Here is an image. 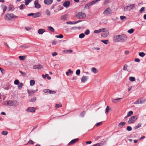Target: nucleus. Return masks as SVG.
Returning <instances> with one entry per match:
<instances>
[{
    "instance_id": "f257e3e1",
    "label": "nucleus",
    "mask_w": 146,
    "mask_h": 146,
    "mask_svg": "<svg viewBox=\"0 0 146 146\" xmlns=\"http://www.w3.org/2000/svg\"><path fill=\"white\" fill-rule=\"evenodd\" d=\"M127 36L124 35H116L113 38V41L115 42H123L127 40Z\"/></svg>"
},
{
    "instance_id": "f03ea898",
    "label": "nucleus",
    "mask_w": 146,
    "mask_h": 146,
    "mask_svg": "<svg viewBox=\"0 0 146 146\" xmlns=\"http://www.w3.org/2000/svg\"><path fill=\"white\" fill-rule=\"evenodd\" d=\"M7 103V104H5V105L9 106L16 107L19 105V103L16 100H9L5 101V103Z\"/></svg>"
},
{
    "instance_id": "7ed1b4c3",
    "label": "nucleus",
    "mask_w": 146,
    "mask_h": 146,
    "mask_svg": "<svg viewBox=\"0 0 146 146\" xmlns=\"http://www.w3.org/2000/svg\"><path fill=\"white\" fill-rule=\"evenodd\" d=\"M4 18L6 20L11 21L14 18H17V16L12 13H7L5 15Z\"/></svg>"
},
{
    "instance_id": "20e7f679",
    "label": "nucleus",
    "mask_w": 146,
    "mask_h": 146,
    "mask_svg": "<svg viewBox=\"0 0 146 146\" xmlns=\"http://www.w3.org/2000/svg\"><path fill=\"white\" fill-rule=\"evenodd\" d=\"M86 16V14L85 13L80 12L78 13L76 15V17L77 19H82L85 18Z\"/></svg>"
},
{
    "instance_id": "39448f33",
    "label": "nucleus",
    "mask_w": 146,
    "mask_h": 146,
    "mask_svg": "<svg viewBox=\"0 0 146 146\" xmlns=\"http://www.w3.org/2000/svg\"><path fill=\"white\" fill-rule=\"evenodd\" d=\"M111 13V10L110 7L107 8L103 12V14L105 16H107Z\"/></svg>"
},
{
    "instance_id": "423d86ee",
    "label": "nucleus",
    "mask_w": 146,
    "mask_h": 146,
    "mask_svg": "<svg viewBox=\"0 0 146 146\" xmlns=\"http://www.w3.org/2000/svg\"><path fill=\"white\" fill-rule=\"evenodd\" d=\"M137 117L136 115L131 116L128 121L129 123H133L137 119Z\"/></svg>"
},
{
    "instance_id": "0eeeda50",
    "label": "nucleus",
    "mask_w": 146,
    "mask_h": 146,
    "mask_svg": "<svg viewBox=\"0 0 146 146\" xmlns=\"http://www.w3.org/2000/svg\"><path fill=\"white\" fill-rule=\"evenodd\" d=\"M135 7V4H131L130 5H128L124 8V10L125 11H130L133 9Z\"/></svg>"
},
{
    "instance_id": "6e6552de",
    "label": "nucleus",
    "mask_w": 146,
    "mask_h": 146,
    "mask_svg": "<svg viewBox=\"0 0 146 146\" xmlns=\"http://www.w3.org/2000/svg\"><path fill=\"white\" fill-rule=\"evenodd\" d=\"M36 109L34 107H29L27 108L26 111L29 112H33L35 111Z\"/></svg>"
},
{
    "instance_id": "1a4fd4ad",
    "label": "nucleus",
    "mask_w": 146,
    "mask_h": 146,
    "mask_svg": "<svg viewBox=\"0 0 146 146\" xmlns=\"http://www.w3.org/2000/svg\"><path fill=\"white\" fill-rule=\"evenodd\" d=\"M35 6L36 8L39 9L40 7V5L38 3V0H36L34 2Z\"/></svg>"
},
{
    "instance_id": "9d476101",
    "label": "nucleus",
    "mask_w": 146,
    "mask_h": 146,
    "mask_svg": "<svg viewBox=\"0 0 146 146\" xmlns=\"http://www.w3.org/2000/svg\"><path fill=\"white\" fill-rule=\"evenodd\" d=\"M109 34V33L108 30H107L101 34V36L104 37H107Z\"/></svg>"
},
{
    "instance_id": "9b49d317",
    "label": "nucleus",
    "mask_w": 146,
    "mask_h": 146,
    "mask_svg": "<svg viewBox=\"0 0 146 146\" xmlns=\"http://www.w3.org/2000/svg\"><path fill=\"white\" fill-rule=\"evenodd\" d=\"M70 4V1H67L63 3V5L64 7L68 8L69 7Z\"/></svg>"
},
{
    "instance_id": "f8f14e48",
    "label": "nucleus",
    "mask_w": 146,
    "mask_h": 146,
    "mask_svg": "<svg viewBox=\"0 0 146 146\" xmlns=\"http://www.w3.org/2000/svg\"><path fill=\"white\" fill-rule=\"evenodd\" d=\"M78 140V138L74 139L71 141L68 144V145H71L76 142Z\"/></svg>"
},
{
    "instance_id": "ddd939ff",
    "label": "nucleus",
    "mask_w": 146,
    "mask_h": 146,
    "mask_svg": "<svg viewBox=\"0 0 146 146\" xmlns=\"http://www.w3.org/2000/svg\"><path fill=\"white\" fill-rule=\"evenodd\" d=\"M88 79V77L86 76H84L82 77L81 78V81L82 82H84L86 81Z\"/></svg>"
},
{
    "instance_id": "4468645a",
    "label": "nucleus",
    "mask_w": 146,
    "mask_h": 146,
    "mask_svg": "<svg viewBox=\"0 0 146 146\" xmlns=\"http://www.w3.org/2000/svg\"><path fill=\"white\" fill-rule=\"evenodd\" d=\"M121 98H119L116 99L111 98L112 102L114 103H116L119 102V100H121Z\"/></svg>"
},
{
    "instance_id": "2eb2a0df",
    "label": "nucleus",
    "mask_w": 146,
    "mask_h": 146,
    "mask_svg": "<svg viewBox=\"0 0 146 146\" xmlns=\"http://www.w3.org/2000/svg\"><path fill=\"white\" fill-rule=\"evenodd\" d=\"M42 67V66L40 65H34L33 68L34 69H37L38 70L40 69Z\"/></svg>"
},
{
    "instance_id": "dca6fc26",
    "label": "nucleus",
    "mask_w": 146,
    "mask_h": 146,
    "mask_svg": "<svg viewBox=\"0 0 146 146\" xmlns=\"http://www.w3.org/2000/svg\"><path fill=\"white\" fill-rule=\"evenodd\" d=\"M56 92L54 91H52L49 89H46V93H49L52 94H55Z\"/></svg>"
},
{
    "instance_id": "f3484780",
    "label": "nucleus",
    "mask_w": 146,
    "mask_h": 146,
    "mask_svg": "<svg viewBox=\"0 0 146 146\" xmlns=\"http://www.w3.org/2000/svg\"><path fill=\"white\" fill-rule=\"evenodd\" d=\"M46 30L44 29H40L38 30V33L39 34H42L43 33L45 32Z\"/></svg>"
},
{
    "instance_id": "a211bd4d",
    "label": "nucleus",
    "mask_w": 146,
    "mask_h": 146,
    "mask_svg": "<svg viewBox=\"0 0 146 146\" xmlns=\"http://www.w3.org/2000/svg\"><path fill=\"white\" fill-rule=\"evenodd\" d=\"M2 9H3V12H4L7 10V7L6 5H2L1 6Z\"/></svg>"
},
{
    "instance_id": "6ab92c4d",
    "label": "nucleus",
    "mask_w": 146,
    "mask_h": 146,
    "mask_svg": "<svg viewBox=\"0 0 146 146\" xmlns=\"http://www.w3.org/2000/svg\"><path fill=\"white\" fill-rule=\"evenodd\" d=\"M133 112L132 111H130L127 113L126 116L125 117V118H127L129 117V116L131 115H133Z\"/></svg>"
},
{
    "instance_id": "aec40b11",
    "label": "nucleus",
    "mask_w": 146,
    "mask_h": 146,
    "mask_svg": "<svg viewBox=\"0 0 146 146\" xmlns=\"http://www.w3.org/2000/svg\"><path fill=\"white\" fill-rule=\"evenodd\" d=\"M125 124V122H121L118 125V126L120 128H121Z\"/></svg>"
},
{
    "instance_id": "412c9836",
    "label": "nucleus",
    "mask_w": 146,
    "mask_h": 146,
    "mask_svg": "<svg viewBox=\"0 0 146 146\" xmlns=\"http://www.w3.org/2000/svg\"><path fill=\"white\" fill-rule=\"evenodd\" d=\"M91 71L94 73H96L98 72V71L97 69L95 68H92L91 69Z\"/></svg>"
},
{
    "instance_id": "4be33fe9",
    "label": "nucleus",
    "mask_w": 146,
    "mask_h": 146,
    "mask_svg": "<svg viewBox=\"0 0 146 146\" xmlns=\"http://www.w3.org/2000/svg\"><path fill=\"white\" fill-rule=\"evenodd\" d=\"M26 58V56H19V58L20 60H25Z\"/></svg>"
},
{
    "instance_id": "5701e85b",
    "label": "nucleus",
    "mask_w": 146,
    "mask_h": 146,
    "mask_svg": "<svg viewBox=\"0 0 146 146\" xmlns=\"http://www.w3.org/2000/svg\"><path fill=\"white\" fill-rule=\"evenodd\" d=\"M100 0H94L93 1H92L91 3H90L91 5H92L96 3L97 2L99 1Z\"/></svg>"
},
{
    "instance_id": "b1692460",
    "label": "nucleus",
    "mask_w": 146,
    "mask_h": 146,
    "mask_svg": "<svg viewBox=\"0 0 146 146\" xmlns=\"http://www.w3.org/2000/svg\"><path fill=\"white\" fill-rule=\"evenodd\" d=\"M40 15V13L38 12L35 13H34L33 17L37 18L39 17Z\"/></svg>"
},
{
    "instance_id": "393cba45",
    "label": "nucleus",
    "mask_w": 146,
    "mask_h": 146,
    "mask_svg": "<svg viewBox=\"0 0 146 146\" xmlns=\"http://www.w3.org/2000/svg\"><path fill=\"white\" fill-rule=\"evenodd\" d=\"M129 80L130 81L133 82L135 80V77L132 76H130L129 77Z\"/></svg>"
},
{
    "instance_id": "a878e982",
    "label": "nucleus",
    "mask_w": 146,
    "mask_h": 146,
    "mask_svg": "<svg viewBox=\"0 0 146 146\" xmlns=\"http://www.w3.org/2000/svg\"><path fill=\"white\" fill-rule=\"evenodd\" d=\"M120 19L121 20L124 21L126 19V17L125 16H121L120 17Z\"/></svg>"
},
{
    "instance_id": "bb28decb",
    "label": "nucleus",
    "mask_w": 146,
    "mask_h": 146,
    "mask_svg": "<svg viewBox=\"0 0 146 146\" xmlns=\"http://www.w3.org/2000/svg\"><path fill=\"white\" fill-rule=\"evenodd\" d=\"M35 84V81L34 80H31L30 81V85L33 86Z\"/></svg>"
},
{
    "instance_id": "cd10ccee",
    "label": "nucleus",
    "mask_w": 146,
    "mask_h": 146,
    "mask_svg": "<svg viewBox=\"0 0 146 146\" xmlns=\"http://www.w3.org/2000/svg\"><path fill=\"white\" fill-rule=\"evenodd\" d=\"M48 29L49 31L51 32H54V29L51 27L49 26L48 27Z\"/></svg>"
},
{
    "instance_id": "c85d7f7f",
    "label": "nucleus",
    "mask_w": 146,
    "mask_h": 146,
    "mask_svg": "<svg viewBox=\"0 0 146 146\" xmlns=\"http://www.w3.org/2000/svg\"><path fill=\"white\" fill-rule=\"evenodd\" d=\"M52 0H46V5H50L52 3Z\"/></svg>"
},
{
    "instance_id": "c756f323",
    "label": "nucleus",
    "mask_w": 146,
    "mask_h": 146,
    "mask_svg": "<svg viewBox=\"0 0 146 146\" xmlns=\"http://www.w3.org/2000/svg\"><path fill=\"white\" fill-rule=\"evenodd\" d=\"M142 103V101L141 100H137L134 102L133 104H141Z\"/></svg>"
},
{
    "instance_id": "7c9ffc66",
    "label": "nucleus",
    "mask_w": 146,
    "mask_h": 146,
    "mask_svg": "<svg viewBox=\"0 0 146 146\" xmlns=\"http://www.w3.org/2000/svg\"><path fill=\"white\" fill-rule=\"evenodd\" d=\"M101 41L106 44H108V43L109 41L108 40H102Z\"/></svg>"
},
{
    "instance_id": "2f4dec72",
    "label": "nucleus",
    "mask_w": 146,
    "mask_h": 146,
    "mask_svg": "<svg viewBox=\"0 0 146 146\" xmlns=\"http://www.w3.org/2000/svg\"><path fill=\"white\" fill-rule=\"evenodd\" d=\"M90 31L88 29H86L84 32V33L86 35H88L89 34Z\"/></svg>"
},
{
    "instance_id": "473e14b6",
    "label": "nucleus",
    "mask_w": 146,
    "mask_h": 146,
    "mask_svg": "<svg viewBox=\"0 0 146 146\" xmlns=\"http://www.w3.org/2000/svg\"><path fill=\"white\" fill-rule=\"evenodd\" d=\"M34 91H30L29 90L28 91V93L29 94V96H32L33 95V94L35 93Z\"/></svg>"
},
{
    "instance_id": "72a5a7b5",
    "label": "nucleus",
    "mask_w": 146,
    "mask_h": 146,
    "mask_svg": "<svg viewBox=\"0 0 146 146\" xmlns=\"http://www.w3.org/2000/svg\"><path fill=\"white\" fill-rule=\"evenodd\" d=\"M66 24H69V25H72V24H75V21H68L66 22Z\"/></svg>"
},
{
    "instance_id": "f704fd0d",
    "label": "nucleus",
    "mask_w": 146,
    "mask_h": 146,
    "mask_svg": "<svg viewBox=\"0 0 146 146\" xmlns=\"http://www.w3.org/2000/svg\"><path fill=\"white\" fill-rule=\"evenodd\" d=\"M139 55L140 56L143 57L145 55V54L143 52H141L139 53Z\"/></svg>"
},
{
    "instance_id": "c9c22d12",
    "label": "nucleus",
    "mask_w": 146,
    "mask_h": 146,
    "mask_svg": "<svg viewBox=\"0 0 146 146\" xmlns=\"http://www.w3.org/2000/svg\"><path fill=\"white\" fill-rule=\"evenodd\" d=\"M14 7V6L12 5H10L8 7L9 11H10L12 10L13 8Z\"/></svg>"
},
{
    "instance_id": "e433bc0d",
    "label": "nucleus",
    "mask_w": 146,
    "mask_h": 146,
    "mask_svg": "<svg viewBox=\"0 0 146 146\" xmlns=\"http://www.w3.org/2000/svg\"><path fill=\"white\" fill-rule=\"evenodd\" d=\"M85 36V35L83 33L80 34L79 35V38H82Z\"/></svg>"
},
{
    "instance_id": "4c0bfd02",
    "label": "nucleus",
    "mask_w": 146,
    "mask_h": 146,
    "mask_svg": "<svg viewBox=\"0 0 146 146\" xmlns=\"http://www.w3.org/2000/svg\"><path fill=\"white\" fill-rule=\"evenodd\" d=\"M90 4V3H88L86 4L85 6V8L86 9H88L89 8V7L91 6Z\"/></svg>"
},
{
    "instance_id": "58836bf2",
    "label": "nucleus",
    "mask_w": 146,
    "mask_h": 146,
    "mask_svg": "<svg viewBox=\"0 0 146 146\" xmlns=\"http://www.w3.org/2000/svg\"><path fill=\"white\" fill-rule=\"evenodd\" d=\"M110 107L108 106H107V108L106 109L105 113H108L110 110Z\"/></svg>"
},
{
    "instance_id": "ea45409f",
    "label": "nucleus",
    "mask_w": 146,
    "mask_h": 146,
    "mask_svg": "<svg viewBox=\"0 0 146 146\" xmlns=\"http://www.w3.org/2000/svg\"><path fill=\"white\" fill-rule=\"evenodd\" d=\"M134 30L133 29H131L128 31L127 32L128 33L131 34L134 32Z\"/></svg>"
},
{
    "instance_id": "a19ab883",
    "label": "nucleus",
    "mask_w": 146,
    "mask_h": 146,
    "mask_svg": "<svg viewBox=\"0 0 146 146\" xmlns=\"http://www.w3.org/2000/svg\"><path fill=\"white\" fill-rule=\"evenodd\" d=\"M55 37L56 38H63V35H62V34H60L59 35H56L55 36Z\"/></svg>"
},
{
    "instance_id": "79ce46f5",
    "label": "nucleus",
    "mask_w": 146,
    "mask_h": 146,
    "mask_svg": "<svg viewBox=\"0 0 146 146\" xmlns=\"http://www.w3.org/2000/svg\"><path fill=\"white\" fill-rule=\"evenodd\" d=\"M31 1V0H27L25 1V3L26 5H28Z\"/></svg>"
},
{
    "instance_id": "37998d69",
    "label": "nucleus",
    "mask_w": 146,
    "mask_h": 146,
    "mask_svg": "<svg viewBox=\"0 0 146 146\" xmlns=\"http://www.w3.org/2000/svg\"><path fill=\"white\" fill-rule=\"evenodd\" d=\"M67 19L66 16V15H63L61 17V19L62 20H65Z\"/></svg>"
},
{
    "instance_id": "c03bdc74",
    "label": "nucleus",
    "mask_w": 146,
    "mask_h": 146,
    "mask_svg": "<svg viewBox=\"0 0 146 146\" xmlns=\"http://www.w3.org/2000/svg\"><path fill=\"white\" fill-rule=\"evenodd\" d=\"M9 84H6V87H5L4 88V89L8 90L9 89Z\"/></svg>"
},
{
    "instance_id": "a18cd8bd",
    "label": "nucleus",
    "mask_w": 146,
    "mask_h": 146,
    "mask_svg": "<svg viewBox=\"0 0 146 146\" xmlns=\"http://www.w3.org/2000/svg\"><path fill=\"white\" fill-rule=\"evenodd\" d=\"M36 100V97H33L31 99L30 102H35Z\"/></svg>"
},
{
    "instance_id": "49530a36",
    "label": "nucleus",
    "mask_w": 146,
    "mask_h": 146,
    "mask_svg": "<svg viewBox=\"0 0 146 146\" xmlns=\"http://www.w3.org/2000/svg\"><path fill=\"white\" fill-rule=\"evenodd\" d=\"M141 126V124L140 123H139L137 125L135 126L134 128L135 129H138V128L140 127Z\"/></svg>"
},
{
    "instance_id": "de8ad7c7",
    "label": "nucleus",
    "mask_w": 146,
    "mask_h": 146,
    "mask_svg": "<svg viewBox=\"0 0 146 146\" xmlns=\"http://www.w3.org/2000/svg\"><path fill=\"white\" fill-rule=\"evenodd\" d=\"M62 106V105L60 104H56L55 105V107L56 108H58L60 107H61Z\"/></svg>"
},
{
    "instance_id": "09e8293b",
    "label": "nucleus",
    "mask_w": 146,
    "mask_h": 146,
    "mask_svg": "<svg viewBox=\"0 0 146 146\" xmlns=\"http://www.w3.org/2000/svg\"><path fill=\"white\" fill-rule=\"evenodd\" d=\"M100 33L101 32H103V33L105 32L107 30H106V28H102L100 29Z\"/></svg>"
},
{
    "instance_id": "8fccbe9b",
    "label": "nucleus",
    "mask_w": 146,
    "mask_h": 146,
    "mask_svg": "<svg viewBox=\"0 0 146 146\" xmlns=\"http://www.w3.org/2000/svg\"><path fill=\"white\" fill-rule=\"evenodd\" d=\"M2 134L3 135H6L8 134V132L7 131H3L2 132Z\"/></svg>"
},
{
    "instance_id": "3c124183",
    "label": "nucleus",
    "mask_w": 146,
    "mask_h": 146,
    "mask_svg": "<svg viewBox=\"0 0 146 146\" xmlns=\"http://www.w3.org/2000/svg\"><path fill=\"white\" fill-rule=\"evenodd\" d=\"M23 86V84L22 83H19L18 86V88L19 89H20Z\"/></svg>"
},
{
    "instance_id": "603ef678",
    "label": "nucleus",
    "mask_w": 146,
    "mask_h": 146,
    "mask_svg": "<svg viewBox=\"0 0 146 146\" xmlns=\"http://www.w3.org/2000/svg\"><path fill=\"white\" fill-rule=\"evenodd\" d=\"M25 7V5L23 4L21 5L19 7L20 10H22L24 9V7Z\"/></svg>"
},
{
    "instance_id": "864d4df0",
    "label": "nucleus",
    "mask_w": 146,
    "mask_h": 146,
    "mask_svg": "<svg viewBox=\"0 0 146 146\" xmlns=\"http://www.w3.org/2000/svg\"><path fill=\"white\" fill-rule=\"evenodd\" d=\"M14 83L15 85H18L19 83V81L18 80H15Z\"/></svg>"
},
{
    "instance_id": "5fc2aeb1",
    "label": "nucleus",
    "mask_w": 146,
    "mask_h": 146,
    "mask_svg": "<svg viewBox=\"0 0 146 146\" xmlns=\"http://www.w3.org/2000/svg\"><path fill=\"white\" fill-rule=\"evenodd\" d=\"M127 130L128 131H131L132 130V128L131 126H128L127 127Z\"/></svg>"
},
{
    "instance_id": "6e6d98bb",
    "label": "nucleus",
    "mask_w": 146,
    "mask_h": 146,
    "mask_svg": "<svg viewBox=\"0 0 146 146\" xmlns=\"http://www.w3.org/2000/svg\"><path fill=\"white\" fill-rule=\"evenodd\" d=\"M19 72L21 73V74L23 76H26V74L25 73L23 72L21 70H19Z\"/></svg>"
},
{
    "instance_id": "4d7b16f0",
    "label": "nucleus",
    "mask_w": 146,
    "mask_h": 146,
    "mask_svg": "<svg viewBox=\"0 0 146 146\" xmlns=\"http://www.w3.org/2000/svg\"><path fill=\"white\" fill-rule=\"evenodd\" d=\"M127 64H125L124 65L123 70H127Z\"/></svg>"
},
{
    "instance_id": "13d9d810",
    "label": "nucleus",
    "mask_w": 146,
    "mask_h": 146,
    "mask_svg": "<svg viewBox=\"0 0 146 146\" xmlns=\"http://www.w3.org/2000/svg\"><path fill=\"white\" fill-rule=\"evenodd\" d=\"M94 33H100V29L99 30H96L94 31Z\"/></svg>"
},
{
    "instance_id": "bf43d9fd",
    "label": "nucleus",
    "mask_w": 146,
    "mask_h": 146,
    "mask_svg": "<svg viewBox=\"0 0 146 146\" xmlns=\"http://www.w3.org/2000/svg\"><path fill=\"white\" fill-rule=\"evenodd\" d=\"M80 71L79 69L77 70L76 71V74L77 75H79L80 73Z\"/></svg>"
},
{
    "instance_id": "052dcab7",
    "label": "nucleus",
    "mask_w": 146,
    "mask_h": 146,
    "mask_svg": "<svg viewBox=\"0 0 146 146\" xmlns=\"http://www.w3.org/2000/svg\"><path fill=\"white\" fill-rule=\"evenodd\" d=\"M33 142L32 140H30L28 142L27 144H33Z\"/></svg>"
},
{
    "instance_id": "680f3d73",
    "label": "nucleus",
    "mask_w": 146,
    "mask_h": 146,
    "mask_svg": "<svg viewBox=\"0 0 146 146\" xmlns=\"http://www.w3.org/2000/svg\"><path fill=\"white\" fill-rule=\"evenodd\" d=\"M65 51L66 52V53H67V52L71 53L72 52V50L70 49V50H65Z\"/></svg>"
},
{
    "instance_id": "e2e57ef3",
    "label": "nucleus",
    "mask_w": 146,
    "mask_h": 146,
    "mask_svg": "<svg viewBox=\"0 0 146 146\" xmlns=\"http://www.w3.org/2000/svg\"><path fill=\"white\" fill-rule=\"evenodd\" d=\"M57 53L56 52H54L52 53V55L53 56H54L57 55Z\"/></svg>"
},
{
    "instance_id": "0e129e2a",
    "label": "nucleus",
    "mask_w": 146,
    "mask_h": 146,
    "mask_svg": "<svg viewBox=\"0 0 146 146\" xmlns=\"http://www.w3.org/2000/svg\"><path fill=\"white\" fill-rule=\"evenodd\" d=\"M85 111H83L80 115V116H83L85 114Z\"/></svg>"
},
{
    "instance_id": "69168bd1",
    "label": "nucleus",
    "mask_w": 146,
    "mask_h": 146,
    "mask_svg": "<svg viewBox=\"0 0 146 146\" xmlns=\"http://www.w3.org/2000/svg\"><path fill=\"white\" fill-rule=\"evenodd\" d=\"M93 146H101V145L100 143H97L93 145Z\"/></svg>"
},
{
    "instance_id": "338daca9",
    "label": "nucleus",
    "mask_w": 146,
    "mask_h": 146,
    "mask_svg": "<svg viewBox=\"0 0 146 146\" xmlns=\"http://www.w3.org/2000/svg\"><path fill=\"white\" fill-rule=\"evenodd\" d=\"M144 9H145V7H142L140 10V13H142V12L144 10Z\"/></svg>"
},
{
    "instance_id": "774afa93",
    "label": "nucleus",
    "mask_w": 146,
    "mask_h": 146,
    "mask_svg": "<svg viewBox=\"0 0 146 146\" xmlns=\"http://www.w3.org/2000/svg\"><path fill=\"white\" fill-rule=\"evenodd\" d=\"M102 122H100L98 123H97L96 124V125L97 126H99L100 125L102 124Z\"/></svg>"
}]
</instances>
